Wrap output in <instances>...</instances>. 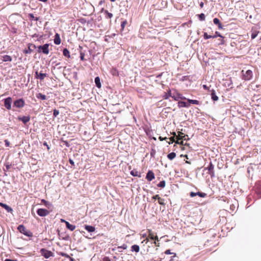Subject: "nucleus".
<instances>
[{
  "label": "nucleus",
  "mask_w": 261,
  "mask_h": 261,
  "mask_svg": "<svg viewBox=\"0 0 261 261\" xmlns=\"http://www.w3.org/2000/svg\"><path fill=\"white\" fill-rule=\"evenodd\" d=\"M127 246L126 244H124L122 246H118V248H121L123 249H126L127 248Z\"/></svg>",
  "instance_id": "obj_46"
},
{
  "label": "nucleus",
  "mask_w": 261,
  "mask_h": 261,
  "mask_svg": "<svg viewBox=\"0 0 261 261\" xmlns=\"http://www.w3.org/2000/svg\"><path fill=\"white\" fill-rule=\"evenodd\" d=\"M18 120L22 121L24 124H26L30 121V117L29 116H23L22 117H18Z\"/></svg>",
  "instance_id": "obj_14"
},
{
  "label": "nucleus",
  "mask_w": 261,
  "mask_h": 261,
  "mask_svg": "<svg viewBox=\"0 0 261 261\" xmlns=\"http://www.w3.org/2000/svg\"><path fill=\"white\" fill-rule=\"evenodd\" d=\"M158 202L160 204L162 205H165V203L164 202V199L160 197L158 199Z\"/></svg>",
  "instance_id": "obj_38"
},
{
  "label": "nucleus",
  "mask_w": 261,
  "mask_h": 261,
  "mask_svg": "<svg viewBox=\"0 0 261 261\" xmlns=\"http://www.w3.org/2000/svg\"><path fill=\"white\" fill-rule=\"evenodd\" d=\"M241 72L242 73V79L243 80L249 81L252 78L253 73L251 70H248L245 72L243 70Z\"/></svg>",
  "instance_id": "obj_3"
},
{
  "label": "nucleus",
  "mask_w": 261,
  "mask_h": 261,
  "mask_svg": "<svg viewBox=\"0 0 261 261\" xmlns=\"http://www.w3.org/2000/svg\"><path fill=\"white\" fill-rule=\"evenodd\" d=\"M103 261H111L109 257L105 256L103 258Z\"/></svg>",
  "instance_id": "obj_51"
},
{
  "label": "nucleus",
  "mask_w": 261,
  "mask_h": 261,
  "mask_svg": "<svg viewBox=\"0 0 261 261\" xmlns=\"http://www.w3.org/2000/svg\"><path fill=\"white\" fill-rule=\"evenodd\" d=\"M130 174L134 176H138V172L137 171H132Z\"/></svg>",
  "instance_id": "obj_42"
},
{
  "label": "nucleus",
  "mask_w": 261,
  "mask_h": 261,
  "mask_svg": "<svg viewBox=\"0 0 261 261\" xmlns=\"http://www.w3.org/2000/svg\"><path fill=\"white\" fill-rule=\"evenodd\" d=\"M172 134L173 135V137H175V136H176V137L177 136L175 132H173V133H172Z\"/></svg>",
  "instance_id": "obj_62"
},
{
  "label": "nucleus",
  "mask_w": 261,
  "mask_h": 261,
  "mask_svg": "<svg viewBox=\"0 0 261 261\" xmlns=\"http://www.w3.org/2000/svg\"><path fill=\"white\" fill-rule=\"evenodd\" d=\"M159 139L160 141H163V140H167V137L163 138L162 137L160 136V137H159Z\"/></svg>",
  "instance_id": "obj_54"
},
{
  "label": "nucleus",
  "mask_w": 261,
  "mask_h": 261,
  "mask_svg": "<svg viewBox=\"0 0 261 261\" xmlns=\"http://www.w3.org/2000/svg\"><path fill=\"white\" fill-rule=\"evenodd\" d=\"M29 16L30 18L31 19H34V20H35L36 21H38L39 20V18L35 17L34 16V14H32V13L29 14Z\"/></svg>",
  "instance_id": "obj_35"
},
{
  "label": "nucleus",
  "mask_w": 261,
  "mask_h": 261,
  "mask_svg": "<svg viewBox=\"0 0 261 261\" xmlns=\"http://www.w3.org/2000/svg\"><path fill=\"white\" fill-rule=\"evenodd\" d=\"M147 236L150 239L159 241L158 237L156 235H154V232L151 229H147Z\"/></svg>",
  "instance_id": "obj_10"
},
{
  "label": "nucleus",
  "mask_w": 261,
  "mask_h": 261,
  "mask_svg": "<svg viewBox=\"0 0 261 261\" xmlns=\"http://www.w3.org/2000/svg\"><path fill=\"white\" fill-rule=\"evenodd\" d=\"M203 5H204V4H203V2H201V3H200V8H203Z\"/></svg>",
  "instance_id": "obj_61"
},
{
  "label": "nucleus",
  "mask_w": 261,
  "mask_h": 261,
  "mask_svg": "<svg viewBox=\"0 0 261 261\" xmlns=\"http://www.w3.org/2000/svg\"><path fill=\"white\" fill-rule=\"evenodd\" d=\"M217 37H222V36L220 34V33L218 32H216L215 35H210L207 34V33H204L203 34V38L204 39L206 40L210 38H215Z\"/></svg>",
  "instance_id": "obj_8"
},
{
  "label": "nucleus",
  "mask_w": 261,
  "mask_h": 261,
  "mask_svg": "<svg viewBox=\"0 0 261 261\" xmlns=\"http://www.w3.org/2000/svg\"><path fill=\"white\" fill-rule=\"evenodd\" d=\"M37 97L42 100H45L46 99V96L45 95L42 94V93H38L37 95Z\"/></svg>",
  "instance_id": "obj_31"
},
{
  "label": "nucleus",
  "mask_w": 261,
  "mask_h": 261,
  "mask_svg": "<svg viewBox=\"0 0 261 261\" xmlns=\"http://www.w3.org/2000/svg\"><path fill=\"white\" fill-rule=\"evenodd\" d=\"M110 72L114 76H118L119 75V72L115 68L111 69Z\"/></svg>",
  "instance_id": "obj_28"
},
{
  "label": "nucleus",
  "mask_w": 261,
  "mask_h": 261,
  "mask_svg": "<svg viewBox=\"0 0 261 261\" xmlns=\"http://www.w3.org/2000/svg\"><path fill=\"white\" fill-rule=\"evenodd\" d=\"M131 251L137 253L139 252L140 251V247L137 245H134L131 247Z\"/></svg>",
  "instance_id": "obj_23"
},
{
  "label": "nucleus",
  "mask_w": 261,
  "mask_h": 261,
  "mask_svg": "<svg viewBox=\"0 0 261 261\" xmlns=\"http://www.w3.org/2000/svg\"><path fill=\"white\" fill-rule=\"evenodd\" d=\"M25 105V101L22 98H19L14 101L13 107L17 108H22Z\"/></svg>",
  "instance_id": "obj_5"
},
{
  "label": "nucleus",
  "mask_w": 261,
  "mask_h": 261,
  "mask_svg": "<svg viewBox=\"0 0 261 261\" xmlns=\"http://www.w3.org/2000/svg\"><path fill=\"white\" fill-rule=\"evenodd\" d=\"M61 222L65 223V224H66V223H67V222H68L67 221H66V220H64V219H61Z\"/></svg>",
  "instance_id": "obj_59"
},
{
  "label": "nucleus",
  "mask_w": 261,
  "mask_h": 261,
  "mask_svg": "<svg viewBox=\"0 0 261 261\" xmlns=\"http://www.w3.org/2000/svg\"><path fill=\"white\" fill-rule=\"evenodd\" d=\"M40 252L41 255L46 258H48L51 256H54V253L51 251L47 250L44 248L41 249L40 250Z\"/></svg>",
  "instance_id": "obj_6"
},
{
  "label": "nucleus",
  "mask_w": 261,
  "mask_h": 261,
  "mask_svg": "<svg viewBox=\"0 0 261 261\" xmlns=\"http://www.w3.org/2000/svg\"><path fill=\"white\" fill-rule=\"evenodd\" d=\"M104 13L107 18H111L113 16V14L109 12L108 10H105Z\"/></svg>",
  "instance_id": "obj_30"
},
{
  "label": "nucleus",
  "mask_w": 261,
  "mask_h": 261,
  "mask_svg": "<svg viewBox=\"0 0 261 261\" xmlns=\"http://www.w3.org/2000/svg\"><path fill=\"white\" fill-rule=\"evenodd\" d=\"M190 195L191 197H193L194 196L198 195L200 197L204 198L206 196V194L205 193H202V192H198L197 193L191 192L190 193Z\"/></svg>",
  "instance_id": "obj_13"
},
{
  "label": "nucleus",
  "mask_w": 261,
  "mask_h": 261,
  "mask_svg": "<svg viewBox=\"0 0 261 261\" xmlns=\"http://www.w3.org/2000/svg\"><path fill=\"white\" fill-rule=\"evenodd\" d=\"M169 97H171V95H170V93L168 92L167 93L165 92L164 95L163 96V98L164 99H168Z\"/></svg>",
  "instance_id": "obj_36"
},
{
  "label": "nucleus",
  "mask_w": 261,
  "mask_h": 261,
  "mask_svg": "<svg viewBox=\"0 0 261 261\" xmlns=\"http://www.w3.org/2000/svg\"><path fill=\"white\" fill-rule=\"evenodd\" d=\"M189 106H190V105L189 104H187L185 101H178V107L179 108H181V107H186V108H188Z\"/></svg>",
  "instance_id": "obj_20"
},
{
  "label": "nucleus",
  "mask_w": 261,
  "mask_h": 261,
  "mask_svg": "<svg viewBox=\"0 0 261 261\" xmlns=\"http://www.w3.org/2000/svg\"><path fill=\"white\" fill-rule=\"evenodd\" d=\"M61 41L60 35L59 34L57 33L55 36L54 43L57 45H59L61 43Z\"/></svg>",
  "instance_id": "obj_16"
},
{
  "label": "nucleus",
  "mask_w": 261,
  "mask_h": 261,
  "mask_svg": "<svg viewBox=\"0 0 261 261\" xmlns=\"http://www.w3.org/2000/svg\"><path fill=\"white\" fill-rule=\"evenodd\" d=\"M47 76V74L46 73H39V79L40 80H43L45 77Z\"/></svg>",
  "instance_id": "obj_34"
},
{
  "label": "nucleus",
  "mask_w": 261,
  "mask_h": 261,
  "mask_svg": "<svg viewBox=\"0 0 261 261\" xmlns=\"http://www.w3.org/2000/svg\"><path fill=\"white\" fill-rule=\"evenodd\" d=\"M258 33H259V32L256 31H254L252 32V34H251L252 39H254L257 36Z\"/></svg>",
  "instance_id": "obj_33"
},
{
  "label": "nucleus",
  "mask_w": 261,
  "mask_h": 261,
  "mask_svg": "<svg viewBox=\"0 0 261 261\" xmlns=\"http://www.w3.org/2000/svg\"><path fill=\"white\" fill-rule=\"evenodd\" d=\"M155 178L154 174L151 170H149L147 173L146 178L149 181H150L154 179Z\"/></svg>",
  "instance_id": "obj_12"
},
{
  "label": "nucleus",
  "mask_w": 261,
  "mask_h": 261,
  "mask_svg": "<svg viewBox=\"0 0 261 261\" xmlns=\"http://www.w3.org/2000/svg\"><path fill=\"white\" fill-rule=\"evenodd\" d=\"M184 134L180 132H178V136H176V139L177 140H186V135H184Z\"/></svg>",
  "instance_id": "obj_22"
},
{
  "label": "nucleus",
  "mask_w": 261,
  "mask_h": 261,
  "mask_svg": "<svg viewBox=\"0 0 261 261\" xmlns=\"http://www.w3.org/2000/svg\"><path fill=\"white\" fill-rule=\"evenodd\" d=\"M213 22H214V24L218 25V28L219 29H222L223 28L222 25L218 18H215L213 19Z\"/></svg>",
  "instance_id": "obj_18"
},
{
  "label": "nucleus",
  "mask_w": 261,
  "mask_h": 261,
  "mask_svg": "<svg viewBox=\"0 0 261 261\" xmlns=\"http://www.w3.org/2000/svg\"><path fill=\"white\" fill-rule=\"evenodd\" d=\"M176 157V153L175 152H171L167 155V158L170 160H172Z\"/></svg>",
  "instance_id": "obj_27"
},
{
  "label": "nucleus",
  "mask_w": 261,
  "mask_h": 261,
  "mask_svg": "<svg viewBox=\"0 0 261 261\" xmlns=\"http://www.w3.org/2000/svg\"><path fill=\"white\" fill-rule=\"evenodd\" d=\"M41 202L42 203H43L47 207H49V205H50V203H49V202H48L44 199H42Z\"/></svg>",
  "instance_id": "obj_37"
},
{
  "label": "nucleus",
  "mask_w": 261,
  "mask_h": 261,
  "mask_svg": "<svg viewBox=\"0 0 261 261\" xmlns=\"http://www.w3.org/2000/svg\"><path fill=\"white\" fill-rule=\"evenodd\" d=\"M205 17V15L203 13H201L199 15V18L200 20H204Z\"/></svg>",
  "instance_id": "obj_40"
},
{
  "label": "nucleus",
  "mask_w": 261,
  "mask_h": 261,
  "mask_svg": "<svg viewBox=\"0 0 261 261\" xmlns=\"http://www.w3.org/2000/svg\"><path fill=\"white\" fill-rule=\"evenodd\" d=\"M49 44H45L43 45H40L38 47V53L42 52L44 54L48 55L49 52Z\"/></svg>",
  "instance_id": "obj_4"
},
{
  "label": "nucleus",
  "mask_w": 261,
  "mask_h": 261,
  "mask_svg": "<svg viewBox=\"0 0 261 261\" xmlns=\"http://www.w3.org/2000/svg\"><path fill=\"white\" fill-rule=\"evenodd\" d=\"M66 227L71 231H73L75 228V226L70 224L68 222L66 223Z\"/></svg>",
  "instance_id": "obj_25"
},
{
  "label": "nucleus",
  "mask_w": 261,
  "mask_h": 261,
  "mask_svg": "<svg viewBox=\"0 0 261 261\" xmlns=\"http://www.w3.org/2000/svg\"><path fill=\"white\" fill-rule=\"evenodd\" d=\"M84 57H85V54L84 53L81 52L80 53V58L82 61L85 60Z\"/></svg>",
  "instance_id": "obj_44"
},
{
  "label": "nucleus",
  "mask_w": 261,
  "mask_h": 261,
  "mask_svg": "<svg viewBox=\"0 0 261 261\" xmlns=\"http://www.w3.org/2000/svg\"><path fill=\"white\" fill-rule=\"evenodd\" d=\"M59 114V112L58 110L55 109L54 110V113H53V115L55 117H56Z\"/></svg>",
  "instance_id": "obj_45"
},
{
  "label": "nucleus",
  "mask_w": 261,
  "mask_h": 261,
  "mask_svg": "<svg viewBox=\"0 0 261 261\" xmlns=\"http://www.w3.org/2000/svg\"><path fill=\"white\" fill-rule=\"evenodd\" d=\"M0 205L4 208L8 212H12V208L6 204L0 202Z\"/></svg>",
  "instance_id": "obj_15"
},
{
  "label": "nucleus",
  "mask_w": 261,
  "mask_h": 261,
  "mask_svg": "<svg viewBox=\"0 0 261 261\" xmlns=\"http://www.w3.org/2000/svg\"><path fill=\"white\" fill-rule=\"evenodd\" d=\"M153 244L156 246L159 247L160 246V243H159V241L154 240Z\"/></svg>",
  "instance_id": "obj_53"
},
{
  "label": "nucleus",
  "mask_w": 261,
  "mask_h": 261,
  "mask_svg": "<svg viewBox=\"0 0 261 261\" xmlns=\"http://www.w3.org/2000/svg\"><path fill=\"white\" fill-rule=\"evenodd\" d=\"M203 88L205 89V90H209L210 91V88L208 87L206 85H203Z\"/></svg>",
  "instance_id": "obj_56"
},
{
  "label": "nucleus",
  "mask_w": 261,
  "mask_h": 261,
  "mask_svg": "<svg viewBox=\"0 0 261 261\" xmlns=\"http://www.w3.org/2000/svg\"><path fill=\"white\" fill-rule=\"evenodd\" d=\"M39 73L38 71H36L35 72V77L37 79H39Z\"/></svg>",
  "instance_id": "obj_57"
},
{
  "label": "nucleus",
  "mask_w": 261,
  "mask_h": 261,
  "mask_svg": "<svg viewBox=\"0 0 261 261\" xmlns=\"http://www.w3.org/2000/svg\"><path fill=\"white\" fill-rule=\"evenodd\" d=\"M221 38L219 39L220 43L221 44H224L225 43V41L224 40V37L222 36V37H220Z\"/></svg>",
  "instance_id": "obj_47"
},
{
  "label": "nucleus",
  "mask_w": 261,
  "mask_h": 261,
  "mask_svg": "<svg viewBox=\"0 0 261 261\" xmlns=\"http://www.w3.org/2000/svg\"><path fill=\"white\" fill-rule=\"evenodd\" d=\"M3 62H11L12 60V57L9 55H5L2 57Z\"/></svg>",
  "instance_id": "obj_21"
},
{
  "label": "nucleus",
  "mask_w": 261,
  "mask_h": 261,
  "mask_svg": "<svg viewBox=\"0 0 261 261\" xmlns=\"http://www.w3.org/2000/svg\"><path fill=\"white\" fill-rule=\"evenodd\" d=\"M166 185V182L165 180H162L160 181L158 185L157 186L160 188H164Z\"/></svg>",
  "instance_id": "obj_32"
},
{
  "label": "nucleus",
  "mask_w": 261,
  "mask_h": 261,
  "mask_svg": "<svg viewBox=\"0 0 261 261\" xmlns=\"http://www.w3.org/2000/svg\"><path fill=\"white\" fill-rule=\"evenodd\" d=\"M63 54L65 57H66L68 58H70V55L69 51L67 48H64L63 49Z\"/></svg>",
  "instance_id": "obj_26"
},
{
  "label": "nucleus",
  "mask_w": 261,
  "mask_h": 261,
  "mask_svg": "<svg viewBox=\"0 0 261 261\" xmlns=\"http://www.w3.org/2000/svg\"><path fill=\"white\" fill-rule=\"evenodd\" d=\"M160 197L159 196V195H155L153 196L152 197V198L153 199H155V200L158 199H158H159V198Z\"/></svg>",
  "instance_id": "obj_52"
},
{
  "label": "nucleus",
  "mask_w": 261,
  "mask_h": 261,
  "mask_svg": "<svg viewBox=\"0 0 261 261\" xmlns=\"http://www.w3.org/2000/svg\"><path fill=\"white\" fill-rule=\"evenodd\" d=\"M5 145L7 147H9L10 146V142L8 140H5Z\"/></svg>",
  "instance_id": "obj_50"
},
{
  "label": "nucleus",
  "mask_w": 261,
  "mask_h": 261,
  "mask_svg": "<svg viewBox=\"0 0 261 261\" xmlns=\"http://www.w3.org/2000/svg\"><path fill=\"white\" fill-rule=\"evenodd\" d=\"M69 163H70V164L71 165H73V166H74V163L73 161V160H71V159H70V160H69Z\"/></svg>",
  "instance_id": "obj_58"
},
{
  "label": "nucleus",
  "mask_w": 261,
  "mask_h": 261,
  "mask_svg": "<svg viewBox=\"0 0 261 261\" xmlns=\"http://www.w3.org/2000/svg\"><path fill=\"white\" fill-rule=\"evenodd\" d=\"M211 92V97L214 101H217L218 100V97L216 95L215 91L213 89L210 90Z\"/></svg>",
  "instance_id": "obj_19"
},
{
  "label": "nucleus",
  "mask_w": 261,
  "mask_h": 261,
  "mask_svg": "<svg viewBox=\"0 0 261 261\" xmlns=\"http://www.w3.org/2000/svg\"><path fill=\"white\" fill-rule=\"evenodd\" d=\"M188 101L191 104H194L198 105L200 104V102L197 100H193L190 99H187Z\"/></svg>",
  "instance_id": "obj_29"
},
{
  "label": "nucleus",
  "mask_w": 261,
  "mask_h": 261,
  "mask_svg": "<svg viewBox=\"0 0 261 261\" xmlns=\"http://www.w3.org/2000/svg\"><path fill=\"white\" fill-rule=\"evenodd\" d=\"M32 52V49H31L30 47H29L28 49H25L23 50V53L25 54H30Z\"/></svg>",
  "instance_id": "obj_39"
},
{
  "label": "nucleus",
  "mask_w": 261,
  "mask_h": 261,
  "mask_svg": "<svg viewBox=\"0 0 261 261\" xmlns=\"http://www.w3.org/2000/svg\"><path fill=\"white\" fill-rule=\"evenodd\" d=\"M168 92L170 93L171 97L174 99V100H178L179 99H186V98L183 97L181 94H180L176 90L174 89L173 92L172 93L171 91L169 89Z\"/></svg>",
  "instance_id": "obj_1"
},
{
  "label": "nucleus",
  "mask_w": 261,
  "mask_h": 261,
  "mask_svg": "<svg viewBox=\"0 0 261 261\" xmlns=\"http://www.w3.org/2000/svg\"><path fill=\"white\" fill-rule=\"evenodd\" d=\"M126 24L127 21L126 20L122 21L121 24L122 28L123 29Z\"/></svg>",
  "instance_id": "obj_48"
},
{
  "label": "nucleus",
  "mask_w": 261,
  "mask_h": 261,
  "mask_svg": "<svg viewBox=\"0 0 261 261\" xmlns=\"http://www.w3.org/2000/svg\"><path fill=\"white\" fill-rule=\"evenodd\" d=\"M44 145H46V146H47V148H48V149H49V146H48V145L47 144V143H44Z\"/></svg>",
  "instance_id": "obj_63"
},
{
  "label": "nucleus",
  "mask_w": 261,
  "mask_h": 261,
  "mask_svg": "<svg viewBox=\"0 0 261 261\" xmlns=\"http://www.w3.org/2000/svg\"><path fill=\"white\" fill-rule=\"evenodd\" d=\"M165 253L166 254H174V256H175L176 255L175 253L171 252L170 250H169V249L166 250L165 251Z\"/></svg>",
  "instance_id": "obj_41"
},
{
  "label": "nucleus",
  "mask_w": 261,
  "mask_h": 261,
  "mask_svg": "<svg viewBox=\"0 0 261 261\" xmlns=\"http://www.w3.org/2000/svg\"><path fill=\"white\" fill-rule=\"evenodd\" d=\"M39 1L43 2H46L48 0H39Z\"/></svg>",
  "instance_id": "obj_64"
},
{
  "label": "nucleus",
  "mask_w": 261,
  "mask_h": 261,
  "mask_svg": "<svg viewBox=\"0 0 261 261\" xmlns=\"http://www.w3.org/2000/svg\"><path fill=\"white\" fill-rule=\"evenodd\" d=\"M17 229L20 232L23 233L26 236L32 237H33V233L30 230H28L23 225H19Z\"/></svg>",
  "instance_id": "obj_2"
},
{
  "label": "nucleus",
  "mask_w": 261,
  "mask_h": 261,
  "mask_svg": "<svg viewBox=\"0 0 261 261\" xmlns=\"http://www.w3.org/2000/svg\"><path fill=\"white\" fill-rule=\"evenodd\" d=\"M5 261H17V260L7 258L5 260Z\"/></svg>",
  "instance_id": "obj_60"
},
{
  "label": "nucleus",
  "mask_w": 261,
  "mask_h": 261,
  "mask_svg": "<svg viewBox=\"0 0 261 261\" xmlns=\"http://www.w3.org/2000/svg\"><path fill=\"white\" fill-rule=\"evenodd\" d=\"M205 169L208 170V173L211 175V177H214V166L213 165L212 162H210L207 168H205Z\"/></svg>",
  "instance_id": "obj_11"
},
{
  "label": "nucleus",
  "mask_w": 261,
  "mask_h": 261,
  "mask_svg": "<svg viewBox=\"0 0 261 261\" xmlns=\"http://www.w3.org/2000/svg\"><path fill=\"white\" fill-rule=\"evenodd\" d=\"M85 229L89 232H94L95 230V227L91 225H85Z\"/></svg>",
  "instance_id": "obj_17"
},
{
  "label": "nucleus",
  "mask_w": 261,
  "mask_h": 261,
  "mask_svg": "<svg viewBox=\"0 0 261 261\" xmlns=\"http://www.w3.org/2000/svg\"><path fill=\"white\" fill-rule=\"evenodd\" d=\"M179 140H177H177L175 141V143H176V144H181V145H183V144H184L183 141H180V142H179Z\"/></svg>",
  "instance_id": "obj_55"
},
{
  "label": "nucleus",
  "mask_w": 261,
  "mask_h": 261,
  "mask_svg": "<svg viewBox=\"0 0 261 261\" xmlns=\"http://www.w3.org/2000/svg\"><path fill=\"white\" fill-rule=\"evenodd\" d=\"M95 83L97 87H98V88H100L101 87V85L99 77L97 76L95 78Z\"/></svg>",
  "instance_id": "obj_24"
},
{
  "label": "nucleus",
  "mask_w": 261,
  "mask_h": 261,
  "mask_svg": "<svg viewBox=\"0 0 261 261\" xmlns=\"http://www.w3.org/2000/svg\"><path fill=\"white\" fill-rule=\"evenodd\" d=\"M4 106L8 110L11 109V103L12 99L11 97H9L5 98L4 100Z\"/></svg>",
  "instance_id": "obj_7"
},
{
  "label": "nucleus",
  "mask_w": 261,
  "mask_h": 261,
  "mask_svg": "<svg viewBox=\"0 0 261 261\" xmlns=\"http://www.w3.org/2000/svg\"><path fill=\"white\" fill-rule=\"evenodd\" d=\"M170 141L168 142L169 144H170L171 143H172L173 142H175L174 137H171L169 138Z\"/></svg>",
  "instance_id": "obj_43"
},
{
  "label": "nucleus",
  "mask_w": 261,
  "mask_h": 261,
  "mask_svg": "<svg viewBox=\"0 0 261 261\" xmlns=\"http://www.w3.org/2000/svg\"><path fill=\"white\" fill-rule=\"evenodd\" d=\"M37 213L41 217H45L49 214V212L45 208H39L37 211Z\"/></svg>",
  "instance_id": "obj_9"
},
{
  "label": "nucleus",
  "mask_w": 261,
  "mask_h": 261,
  "mask_svg": "<svg viewBox=\"0 0 261 261\" xmlns=\"http://www.w3.org/2000/svg\"><path fill=\"white\" fill-rule=\"evenodd\" d=\"M149 238L148 237V236L147 237H146L145 239H144L142 242V243H145V244H147L148 241H149Z\"/></svg>",
  "instance_id": "obj_49"
}]
</instances>
